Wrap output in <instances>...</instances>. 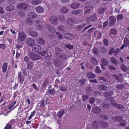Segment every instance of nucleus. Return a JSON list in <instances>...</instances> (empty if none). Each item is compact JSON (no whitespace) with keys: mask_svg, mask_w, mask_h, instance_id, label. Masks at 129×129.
<instances>
[{"mask_svg":"<svg viewBox=\"0 0 129 129\" xmlns=\"http://www.w3.org/2000/svg\"><path fill=\"white\" fill-rule=\"evenodd\" d=\"M48 81V79H46L45 80L42 85L43 87H44L45 86L46 84H47Z\"/></svg>","mask_w":129,"mask_h":129,"instance_id":"052dcab7","label":"nucleus"},{"mask_svg":"<svg viewBox=\"0 0 129 129\" xmlns=\"http://www.w3.org/2000/svg\"><path fill=\"white\" fill-rule=\"evenodd\" d=\"M87 77L90 79L94 78L95 77V75L91 73H89L87 74Z\"/></svg>","mask_w":129,"mask_h":129,"instance_id":"473e14b6","label":"nucleus"},{"mask_svg":"<svg viewBox=\"0 0 129 129\" xmlns=\"http://www.w3.org/2000/svg\"><path fill=\"white\" fill-rule=\"evenodd\" d=\"M111 61L114 64H118V61L114 57H112L111 59Z\"/></svg>","mask_w":129,"mask_h":129,"instance_id":"c03bdc74","label":"nucleus"},{"mask_svg":"<svg viewBox=\"0 0 129 129\" xmlns=\"http://www.w3.org/2000/svg\"><path fill=\"white\" fill-rule=\"evenodd\" d=\"M105 9L104 8H100L98 10V12L100 14L102 13L105 12Z\"/></svg>","mask_w":129,"mask_h":129,"instance_id":"6e6d98bb","label":"nucleus"},{"mask_svg":"<svg viewBox=\"0 0 129 129\" xmlns=\"http://www.w3.org/2000/svg\"><path fill=\"white\" fill-rule=\"evenodd\" d=\"M95 36H97L98 38H100L101 36V33L98 31H96L94 34Z\"/></svg>","mask_w":129,"mask_h":129,"instance_id":"a19ab883","label":"nucleus"},{"mask_svg":"<svg viewBox=\"0 0 129 129\" xmlns=\"http://www.w3.org/2000/svg\"><path fill=\"white\" fill-rule=\"evenodd\" d=\"M32 20L31 18L29 17L27 18L26 20V23L28 24H30L32 22Z\"/></svg>","mask_w":129,"mask_h":129,"instance_id":"ea45409f","label":"nucleus"},{"mask_svg":"<svg viewBox=\"0 0 129 129\" xmlns=\"http://www.w3.org/2000/svg\"><path fill=\"white\" fill-rule=\"evenodd\" d=\"M109 20H110L109 25L110 26L113 25L115 23L116 21V18L112 16L110 17Z\"/></svg>","mask_w":129,"mask_h":129,"instance_id":"f8f14e48","label":"nucleus"},{"mask_svg":"<svg viewBox=\"0 0 129 129\" xmlns=\"http://www.w3.org/2000/svg\"><path fill=\"white\" fill-rule=\"evenodd\" d=\"M29 35L30 36L34 38L37 37L38 35V33L35 31H31L29 33Z\"/></svg>","mask_w":129,"mask_h":129,"instance_id":"2eb2a0df","label":"nucleus"},{"mask_svg":"<svg viewBox=\"0 0 129 129\" xmlns=\"http://www.w3.org/2000/svg\"><path fill=\"white\" fill-rule=\"evenodd\" d=\"M117 32L116 29H112L110 31V34L116 35L117 34Z\"/></svg>","mask_w":129,"mask_h":129,"instance_id":"864d4df0","label":"nucleus"},{"mask_svg":"<svg viewBox=\"0 0 129 129\" xmlns=\"http://www.w3.org/2000/svg\"><path fill=\"white\" fill-rule=\"evenodd\" d=\"M59 20L62 23H64L65 22V17L62 15L60 16L59 17Z\"/></svg>","mask_w":129,"mask_h":129,"instance_id":"c9c22d12","label":"nucleus"},{"mask_svg":"<svg viewBox=\"0 0 129 129\" xmlns=\"http://www.w3.org/2000/svg\"><path fill=\"white\" fill-rule=\"evenodd\" d=\"M12 127L11 125L8 123L7 124L6 126L4 128V129H12Z\"/></svg>","mask_w":129,"mask_h":129,"instance_id":"bf43d9fd","label":"nucleus"},{"mask_svg":"<svg viewBox=\"0 0 129 129\" xmlns=\"http://www.w3.org/2000/svg\"><path fill=\"white\" fill-rule=\"evenodd\" d=\"M60 88L61 91H66L67 89V88L66 86H61L60 87Z\"/></svg>","mask_w":129,"mask_h":129,"instance_id":"680f3d73","label":"nucleus"},{"mask_svg":"<svg viewBox=\"0 0 129 129\" xmlns=\"http://www.w3.org/2000/svg\"><path fill=\"white\" fill-rule=\"evenodd\" d=\"M23 44L22 43H21L20 44H17V45H16V48H17L18 49H20V48H22L23 46Z\"/></svg>","mask_w":129,"mask_h":129,"instance_id":"69168bd1","label":"nucleus"},{"mask_svg":"<svg viewBox=\"0 0 129 129\" xmlns=\"http://www.w3.org/2000/svg\"><path fill=\"white\" fill-rule=\"evenodd\" d=\"M28 56L31 59L34 61L39 60L41 58V57L39 55L33 52L30 53Z\"/></svg>","mask_w":129,"mask_h":129,"instance_id":"39448f33","label":"nucleus"},{"mask_svg":"<svg viewBox=\"0 0 129 129\" xmlns=\"http://www.w3.org/2000/svg\"><path fill=\"white\" fill-rule=\"evenodd\" d=\"M85 26V24L84 23H83L82 24L79 26H76V28L78 31L81 30Z\"/></svg>","mask_w":129,"mask_h":129,"instance_id":"e433bc0d","label":"nucleus"},{"mask_svg":"<svg viewBox=\"0 0 129 129\" xmlns=\"http://www.w3.org/2000/svg\"><path fill=\"white\" fill-rule=\"evenodd\" d=\"M43 24H38L36 26V28L38 29L39 30L43 29L44 28V27L46 26V24H45L44 22H43Z\"/></svg>","mask_w":129,"mask_h":129,"instance_id":"4be33fe9","label":"nucleus"},{"mask_svg":"<svg viewBox=\"0 0 129 129\" xmlns=\"http://www.w3.org/2000/svg\"><path fill=\"white\" fill-rule=\"evenodd\" d=\"M26 43L29 46L32 47L35 44V41L33 38H27L26 39Z\"/></svg>","mask_w":129,"mask_h":129,"instance_id":"1a4fd4ad","label":"nucleus"},{"mask_svg":"<svg viewBox=\"0 0 129 129\" xmlns=\"http://www.w3.org/2000/svg\"><path fill=\"white\" fill-rule=\"evenodd\" d=\"M102 106L104 109L108 108L109 107V105L107 103H105L103 104Z\"/></svg>","mask_w":129,"mask_h":129,"instance_id":"3c124183","label":"nucleus"},{"mask_svg":"<svg viewBox=\"0 0 129 129\" xmlns=\"http://www.w3.org/2000/svg\"><path fill=\"white\" fill-rule=\"evenodd\" d=\"M97 20V16L96 14H93L90 17L86 19V22L88 23L91 21L95 22Z\"/></svg>","mask_w":129,"mask_h":129,"instance_id":"0eeeda50","label":"nucleus"},{"mask_svg":"<svg viewBox=\"0 0 129 129\" xmlns=\"http://www.w3.org/2000/svg\"><path fill=\"white\" fill-rule=\"evenodd\" d=\"M15 123V119H12L10 121L8 124H9L11 125V126L14 125Z\"/></svg>","mask_w":129,"mask_h":129,"instance_id":"13d9d810","label":"nucleus"},{"mask_svg":"<svg viewBox=\"0 0 129 129\" xmlns=\"http://www.w3.org/2000/svg\"><path fill=\"white\" fill-rule=\"evenodd\" d=\"M91 8V7L90 6H87L85 7L84 8L85 10L84 14H90Z\"/></svg>","mask_w":129,"mask_h":129,"instance_id":"a211bd4d","label":"nucleus"},{"mask_svg":"<svg viewBox=\"0 0 129 129\" xmlns=\"http://www.w3.org/2000/svg\"><path fill=\"white\" fill-rule=\"evenodd\" d=\"M28 15L29 16V17L30 18H31V19H35L36 18L37 16L33 12H29L28 13Z\"/></svg>","mask_w":129,"mask_h":129,"instance_id":"f3484780","label":"nucleus"},{"mask_svg":"<svg viewBox=\"0 0 129 129\" xmlns=\"http://www.w3.org/2000/svg\"><path fill=\"white\" fill-rule=\"evenodd\" d=\"M18 80L20 83L22 84L23 83L24 80V77L23 75H21V72L18 73Z\"/></svg>","mask_w":129,"mask_h":129,"instance_id":"ddd939ff","label":"nucleus"},{"mask_svg":"<svg viewBox=\"0 0 129 129\" xmlns=\"http://www.w3.org/2000/svg\"><path fill=\"white\" fill-rule=\"evenodd\" d=\"M38 53L44 57V58L46 59H49L52 57L51 53L48 51H43L40 52Z\"/></svg>","mask_w":129,"mask_h":129,"instance_id":"7ed1b4c3","label":"nucleus"},{"mask_svg":"<svg viewBox=\"0 0 129 129\" xmlns=\"http://www.w3.org/2000/svg\"><path fill=\"white\" fill-rule=\"evenodd\" d=\"M127 109L125 108L124 106L121 105V113H124L127 111Z\"/></svg>","mask_w":129,"mask_h":129,"instance_id":"0e129e2a","label":"nucleus"},{"mask_svg":"<svg viewBox=\"0 0 129 129\" xmlns=\"http://www.w3.org/2000/svg\"><path fill=\"white\" fill-rule=\"evenodd\" d=\"M57 91H55L54 88L52 89L51 90H49L48 91V92L51 94L54 95L55 94V92H57Z\"/></svg>","mask_w":129,"mask_h":129,"instance_id":"49530a36","label":"nucleus"},{"mask_svg":"<svg viewBox=\"0 0 129 129\" xmlns=\"http://www.w3.org/2000/svg\"><path fill=\"white\" fill-rule=\"evenodd\" d=\"M65 38L69 40H72L74 37V35L71 34H66L64 35Z\"/></svg>","mask_w":129,"mask_h":129,"instance_id":"6ab92c4d","label":"nucleus"},{"mask_svg":"<svg viewBox=\"0 0 129 129\" xmlns=\"http://www.w3.org/2000/svg\"><path fill=\"white\" fill-rule=\"evenodd\" d=\"M55 51L56 53L57 54H60L62 51V50L60 48L57 47L55 48Z\"/></svg>","mask_w":129,"mask_h":129,"instance_id":"37998d69","label":"nucleus"},{"mask_svg":"<svg viewBox=\"0 0 129 129\" xmlns=\"http://www.w3.org/2000/svg\"><path fill=\"white\" fill-rule=\"evenodd\" d=\"M102 61L103 62V63L102 64L105 66H107L108 64V61L105 58H103L101 59Z\"/></svg>","mask_w":129,"mask_h":129,"instance_id":"58836bf2","label":"nucleus"},{"mask_svg":"<svg viewBox=\"0 0 129 129\" xmlns=\"http://www.w3.org/2000/svg\"><path fill=\"white\" fill-rule=\"evenodd\" d=\"M124 44L125 47H127L129 46V40L128 38L125 37L123 40Z\"/></svg>","mask_w":129,"mask_h":129,"instance_id":"2f4dec72","label":"nucleus"},{"mask_svg":"<svg viewBox=\"0 0 129 129\" xmlns=\"http://www.w3.org/2000/svg\"><path fill=\"white\" fill-rule=\"evenodd\" d=\"M76 19L75 18H68L67 20V22L65 24V26L67 27L66 29H70V26H72L75 24Z\"/></svg>","mask_w":129,"mask_h":129,"instance_id":"f03ea898","label":"nucleus"},{"mask_svg":"<svg viewBox=\"0 0 129 129\" xmlns=\"http://www.w3.org/2000/svg\"><path fill=\"white\" fill-rule=\"evenodd\" d=\"M5 17L7 20L10 21H13V18L11 14L9 13H8L6 14Z\"/></svg>","mask_w":129,"mask_h":129,"instance_id":"cd10ccee","label":"nucleus"},{"mask_svg":"<svg viewBox=\"0 0 129 129\" xmlns=\"http://www.w3.org/2000/svg\"><path fill=\"white\" fill-rule=\"evenodd\" d=\"M35 113L36 111H34L33 112H31L30 116L28 118V120H30L34 116Z\"/></svg>","mask_w":129,"mask_h":129,"instance_id":"de8ad7c7","label":"nucleus"},{"mask_svg":"<svg viewBox=\"0 0 129 129\" xmlns=\"http://www.w3.org/2000/svg\"><path fill=\"white\" fill-rule=\"evenodd\" d=\"M18 15L21 17H23L24 16L25 14L24 12L19 11L18 12Z\"/></svg>","mask_w":129,"mask_h":129,"instance_id":"603ef678","label":"nucleus"},{"mask_svg":"<svg viewBox=\"0 0 129 129\" xmlns=\"http://www.w3.org/2000/svg\"><path fill=\"white\" fill-rule=\"evenodd\" d=\"M16 103V101L13 102L10 105L9 107V109H12L14 107V106L15 105Z\"/></svg>","mask_w":129,"mask_h":129,"instance_id":"4d7b16f0","label":"nucleus"},{"mask_svg":"<svg viewBox=\"0 0 129 129\" xmlns=\"http://www.w3.org/2000/svg\"><path fill=\"white\" fill-rule=\"evenodd\" d=\"M16 8L21 10L23 11H25L28 9L27 5L24 3H19L16 7Z\"/></svg>","mask_w":129,"mask_h":129,"instance_id":"423d86ee","label":"nucleus"},{"mask_svg":"<svg viewBox=\"0 0 129 129\" xmlns=\"http://www.w3.org/2000/svg\"><path fill=\"white\" fill-rule=\"evenodd\" d=\"M15 9V7L13 5H10L6 8V10L9 12H12Z\"/></svg>","mask_w":129,"mask_h":129,"instance_id":"412c9836","label":"nucleus"},{"mask_svg":"<svg viewBox=\"0 0 129 129\" xmlns=\"http://www.w3.org/2000/svg\"><path fill=\"white\" fill-rule=\"evenodd\" d=\"M34 63L32 62H30L27 65V68L29 70H31L34 66Z\"/></svg>","mask_w":129,"mask_h":129,"instance_id":"4c0bfd02","label":"nucleus"},{"mask_svg":"<svg viewBox=\"0 0 129 129\" xmlns=\"http://www.w3.org/2000/svg\"><path fill=\"white\" fill-rule=\"evenodd\" d=\"M120 6H118L116 8L115 10V12L117 13H119L120 12Z\"/></svg>","mask_w":129,"mask_h":129,"instance_id":"5fc2aeb1","label":"nucleus"},{"mask_svg":"<svg viewBox=\"0 0 129 129\" xmlns=\"http://www.w3.org/2000/svg\"><path fill=\"white\" fill-rule=\"evenodd\" d=\"M49 20L50 22L54 25H56L58 23L57 18L54 16H51L50 17Z\"/></svg>","mask_w":129,"mask_h":129,"instance_id":"6e6552de","label":"nucleus"},{"mask_svg":"<svg viewBox=\"0 0 129 129\" xmlns=\"http://www.w3.org/2000/svg\"><path fill=\"white\" fill-rule=\"evenodd\" d=\"M37 42L39 44L42 45H44L45 43V41L42 38H40L38 39Z\"/></svg>","mask_w":129,"mask_h":129,"instance_id":"7c9ffc66","label":"nucleus"},{"mask_svg":"<svg viewBox=\"0 0 129 129\" xmlns=\"http://www.w3.org/2000/svg\"><path fill=\"white\" fill-rule=\"evenodd\" d=\"M64 113V110H59L57 114V116L59 118H60L62 117V116Z\"/></svg>","mask_w":129,"mask_h":129,"instance_id":"c756f323","label":"nucleus"},{"mask_svg":"<svg viewBox=\"0 0 129 129\" xmlns=\"http://www.w3.org/2000/svg\"><path fill=\"white\" fill-rule=\"evenodd\" d=\"M56 34L59 39L60 40L62 39L63 38V36L61 34L58 32H57L56 33Z\"/></svg>","mask_w":129,"mask_h":129,"instance_id":"79ce46f5","label":"nucleus"},{"mask_svg":"<svg viewBox=\"0 0 129 129\" xmlns=\"http://www.w3.org/2000/svg\"><path fill=\"white\" fill-rule=\"evenodd\" d=\"M95 71L97 73L101 72V70H100V67L99 66H97L95 69Z\"/></svg>","mask_w":129,"mask_h":129,"instance_id":"8fccbe9b","label":"nucleus"},{"mask_svg":"<svg viewBox=\"0 0 129 129\" xmlns=\"http://www.w3.org/2000/svg\"><path fill=\"white\" fill-rule=\"evenodd\" d=\"M128 70V68L127 67L124 65H121V71L124 72H126Z\"/></svg>","mask_w":129,"mask_h":129,"instance_id":"a18cd8bd","label":"nucleus"},{"mask_svg":"<svg viewBox=\"0 0 129 129\" xmlns=\"http://www.w3.org/2000/svg\"><path fill=\"white\" fill-rule=\"evenodd\" d=\"M82 98L83 101H85L89 97L87 95H82Z\"/></svg>","mask_w":129,"mask_h":129,"instance_id":"e2e57ef3","label":"nucleus"},{"mask_svg":"<svg viewBox=\"0 0 129 129\" xmlns=\"http://www.w3.org/2000/svg\"><path fill=\"white\" fill-rule=\"evenodd\" d=\"M93 112L95 113H99L101 111V109L98 107H95L92 109Z\"/></svg>","mask_w":129,"mask_h":129,"instance_id":"aec40b11","label":"nucleus"},{"mask_svg":"<svg viewBox=\"0 0 129 129\" xmlns=\"http://www.w3.org/2000/svg\"><path fill=\"white\" fill-rule=\"evenodd\" d=\"M16 0H9V3L11 4H13L15 3L16 2Z\"/></svg>","mask_w":129,"mask_h":129,"instance_id":"774afa93","label":"nucleus"},{"mask_svg":"<svg viewBox=\"0 0 129 129\" xmlns=\"http://www.w3.org/2000/svg\"><path fill=\"white\" fill-rule=\"evenodd\" d=\"M47 26L49 31L51 33H53L56 31L55 28L54 27H51L50 25H47Z\"/></svg>","mask_w":129,"mask_h":129,"instance_id":"bb28decb","label":"nucleus"},{"mask_svg":"<svg viewBox=\"0 0 129 129\" xmlns=\"http://www.w3.org/2000/svg\"><path fill=\"white\" fill-rule=\"evenodd\" d=\"M80 6V3L77 2H74L71 4L70 5L71 8L73 9H76L78 8Z\"/></svg>","mask_w":129,"mask_h":129,"instance_id":"dca6fc26","label":"nucleus"},{"mask_svg":"<svg viewBox=\"0 0 129 129\" xmlns=\"http://www.w3.org/2000/svg\"><path fill=\"white\" fill-rule=\"evenodd\" d=\"M93 53L96 55H98L99 54V53L97 49L96 48H94L93 49Z\"/></svg>","mask_w":129,"mask_h":129,"instance_id":"09e8293b","label":"nucleus"},{"mask_svg":"<svg viewBox=\"0 0 129 129\" xmlns=\"http://www.w3.org/2000/svg\"><path fill=\"white\" fill-rule=\"evenodd\" d=\"M68 57L67 56L64 54H62L60 56L58 59L55 60L54 62V64L56 66L57 68L60 66H62V61L65 60Z\"/></svg>","mask_w":129,"mask_h":129,"instance_id":"f257e3e1","label":"nucleus"},{"mask_svg":"<svg viewBox=\"0 0 129 129\" xmlns=\"http://www.w3.org/2000/svg\"><path fill=\"white\" fill-rule=\"evenodd\" d=\"M42 0H32L31 1V4L34 5H36L41 4Z\"/></svg>","mask_w":129,"mask_h":129,"instance_id":"393cba45","label":"nucleus"},{"mask_svg":"<svg viewBox=\"0 0 129 129\" xmlns=\"http://www.w3.org/2000/svg\"><path fill=\"white\" fill-rule=\"evenodd\" d=\"M58 31L62 33L64 32L66 29L62 25H60L58 26L57 28Z\"/></svg>","mask_w":129,"mask_h":129,"instance_id":"c85d7f7f","label":"nucleus"},{"mask_svg":"<svg viewBox=\"0 0 129 129\" xmlns=\"http://www.w3.org/2000/svg\"><path fill=\"white\" fill-rule=\"evenodd\" d=\"M69 10V9L68 8L64 7L60 9V12L61 13L65 14L67 13Z\"/></svg>","mask_w":129,"mask_h":129,"instance_id":"b1692460","label":"nucleus"},{"mask_svg":"<svg viewBox=\"0 0 129 129\" xmlns=\"http://www.w3.org/2000/svg\"><path fill=\"white\" fill-rule=\"evenodd\" d=\"M26 36L25 33L21 32L18 34V37L17 39V41L18 43H19V42H23L25 41L26 38Z\"/></svg>","mask_w":129,"mask_h":129,"instance_id":"20e7f679","label":"nucleus"},{"mask_svg":"<svg viewBox=\"0 0 129 129\" xmlns=\"http://www.w3.org/2000/svg\"><path fill=\"white\" fill-rule=\"evenodd\" d=\"M86 80L85 79L80 80H79V82L80 83L81 85H83L85 83Z\"/></svg>","mask_w":129,"mask_h":129,"instance_id":"338daca9","label":"nucleus"},{"mask_svg":"<svg viewBox=\"0 0 129 129\" xmlns=\"http://www.w3.org/2000/svg\"><path fill=\"white\" fill-rule=\"evenodd\" d=\"M41 47L38 45H34L32 48V51L35 52L40 51L41 50Z\"/></svg>","mask_w":129,"mask_h":129,"instance_id":"9d476101","label":"nucleus"},{"mask_svg":"<svg viewBox=\"0 0 129 129\" xmlns=\"http://www.w3.org/2000/svg\"><path fill=\"white\" fill-rule=\"evenodd\" d=\"M92 126L93 128L96 129L99 126V124L96 121H94L92 124Z\"/></svg>","mask_w":129,"mask_h":129,"instance_id":"f704fd0d","label":"nucleus"},{"mask_svg":"<svg viewBox=\"0 0 129 129\" xmlns=\"http://www.w3.org/2000/svg\"><path fill=\"white\" fill-rule=\"evenodd\" d=\"M8 66V63L6 62H4L3 64L2 68V72L5 73L6 71Z\"/></svg>","mask_w":129,"mask_h":129,"instance_id":"a878e982","label":"nucleus"},{"mask_svg":"<svg viewBox=\"0 0 129 129\" xmlns=\"http://www.w3.org/2000/svg\"><path fill=\"white\" fill-rule=\"evenodd\" d=\"M98 88L100 90L104 91L106 90L107 88V87L104 85L101 84L99 85L98 86Z\"/></svg>","mask_w":129,"mask_h":129,"instance_id":"5701e85b","label":"nucleus"},{"mask_svg":"<svg viewBox=\"0 0 129 129\" xmlns=\"http://www.w3.org/2000/svg\"><path fill=\"white\" fill-rule=\"evenodd\" d=\"M80 12L81 10H74L71 11V13L75 15H77L80 14Z\"/></svg>","mask_w":129,"mask_h":129,"instance_id":"72a5a7b5","label":"nucleus"},{"mask_svg":"<svg viewBox=\"0 0 129 129\" xmlns=\"http://www.w3.org/2000/svg\"><path fill=\"white\" fill-rule=\"evenodd\" d=\"M35 10L36 12L39 13H42L44 11L43 8L40 6H37L36 7Z\"/></svg>","mask_w":129,"mask_h":129,"instance_id":"4468645a","label":"nucleus"},{"mask_svg":"<svg viewBox=\"0 0 129 129\" xmlns=\"http://www.w3.org/2000/svg\"><path fill=\"white\" fill-rule=\"evenodd\" d=\"M110 102L112 106H113L115 107L116 108H117L120 109V104H117L116 103V102L115 100L112 98L110 99Z\"/></svg>","mask_w":129,"mask_h":129,"instance_id":"9b49d317","label":"nucleus"}]
</instances>
